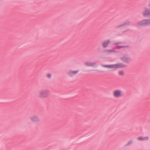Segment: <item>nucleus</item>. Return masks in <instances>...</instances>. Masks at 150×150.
Segmentation results:
<instances>
[{"label":"nucleus","mask_w":150,"mask_h":150,"mask_svg":"<svg viewBox=\"0 0 150 150\" xmlns=\"http://www.w3.org/2000/svg\"><path fill=\"white\" fill-rule=\"evenodd\" d=\"M50 91L48 90H43L40 91L38 94V96L40 98L47 97L49 94Z\"/></svg>","instance_id":"1"},{"label":"nucleus","mask_w":150,"mask_h":150,"mask_svg":"<svg viewBox=\"0 0 150 150\" xmlns=\"http://www.w3.org/2000/svg\"><path fill=\"white\" fill-rule=\"evenodd\" d=\"M103 67L111 69H117L122 67H123V66L122 64H120L113 65H103Z\"/></svg>","instance_id":"2"},{"label":"nucleus","mask_w":150,"mask_h":150,"mask_svg":"<svg viewBox=\"0 0 150 150\" xmlns=\"http://www.w3.org/2000/svg\"><path fill=\"white\" fill-rule=\"evenodd\" d=\"M122 96V91L120 90H115L113 92V96L115 98H119Z\"/></svg>","instance_id":"3"},{"label":"nucleus","mask_w":150,"mask_h":150,"mask_svg":"<svg viewBox=\"0 0 150 150\" xmlns=\"http://www.w3.org/2000/svg\"><path fill=\"white\" fill-rule=\"evenodd\" d=\"M79 72L78 70H73L70 69L67 72V74L70 77H72L74 75L76 74Z\"/></svg>","instance_id":"4"},{"label":"nucleus","mask_w":150,"mask_h":150,"mask_svg":"<svg viewBox=\"0 0 150 150\" xmlns=\"http://www.w3.org/2000/svg\"><path fill=\"white\" fill-rule=\"evenodd\" d=\"M143 16L147 18H150V8L145 9L142 12Z\"/></svg>","instance_id":"5"},{"label":"nucleus","mask_w":150,"mask_h":150,"mask_svg":"<svg viewBox=\"0 0 150 150\" xmlns=\"http://www.w3.org/2000/svg\"><path fill=\"white\" fill-rule=\"evenodd\" d=\"M84 65L87 67H95L96 66V63L93 62H86L84 63Z\"/></svg>","instance_id":"6"},{"label":"nucleus","mask_w":150,"mask_h":150,"mask_svg":"<svg viewBox=\"0 0 150 150\" xmlns=\"http://www.w3.org/2000/svg\"><path fill=\"white\" fill-rule=\"evenodd\" d=\"M31 121L33 122H37L40 121V118L37 116L34 115L30 118Z\"/></svg>","instance_id":"7"},{"label":"nucleus","mask_w":150,"mask_h":150,"mask_svg":"<svg viewBox=\"0 0 150 150\" xmlns=\"http://www.w3.org/2000/svg\"><path fill=\"white\" fill-rule=\"evenodd\" d=\"M150 24V19L142 20L141 22V25H146Z\"/></svg>","instance_id":"8"},{"label":"nucleus","mask_w":150,"mask_h":150,"mask_svg":"<svg viewBox=\"0 0 150 150\" xmlns=\"http://www.w3.org/2000/svg\"><path fill=\"white\" fill-rule=\"evenodd\" d=\"M110 42L109 40H107L103 42L102 44V46L104 47H106L108 46Z\"/></svg>","instance_id":"9"},{"label":"nucleus","mask_w":150,"mask_h":150,"mask_svg":"<svg viewBox=\"0 0 150 150\" xmlns=\"http://www.w3.org/2000/svg\"><path fill=\"white\" fill-rule=\"evenodd\" d=\"M149 137H141V140L145 141L148 139Z\"/></svg>","instance_id":"10"},{"label":"nucleus","mask_w":150,"mask_h":150,"mask_svg":"<svg viewBox=\"0 0 150 150\" xmlns=\"http://www.w3.org/2000/svg\"><path fill=\"white\" fill-rule=\"evenodd\" d=\"M46 76L48 78H50L52 77V74L49 73H47L46 75Z\"/></svg>","instance_id":"11"},{"label":"nucleus","mask_w":150,"mask_h":150,"mask_svg":"<svg viewBox=\"0 0 150 150\" xmlns=\"http://www.w3.org/2000/svg\"><path fill=\"white\" fill-rule=\"evenodd\" d=\"M128 46H123V45H117V47L118 48H124L125 47H128Z\"/></svg>","instance_id":"12"},{"label":"nucleus","mask_w":150,"mask_h":150,"mask_svg":"<svg viewBox=\"0 0 150 150\" xmlns=\"http://www.w3.org/2000/svg\"><path fill=\"white\" fill-rule=\"evenodd\" d=\"M124 72L123 71H120L118 72V74L120 75H123L124 74Z\"/></svg>","instance_id":"13"},{"label":"nucleus","mask_w":150,"mask_h":150,"mask_svg":"<svg viewBox=\"0 0 150 150\" xmlns=\"http://www.w3.org/2000/svg\"><path fill=\"white\" fill-rule=\"evenodd\" d=\"M123 60L125 62H128L129 61V59L127 58H123Z\"/></svg>","instance_id":"14"},{"label":"nucleus","mask_w":150,"mask_h":150,"mask_svg":"<svg viewBox=\"0 0 150 150\" xmlns=\"http://www.w3.org/2000/svg\"><path fill=\"white\" fill-rule=\"evenodd\" d=\"M140 25V22H139V23H137V26H138H138H139Z\"/></svg>","instance_id":"15"},{"label":"nucleus","mask_w":150,"mask_h":150,"mask_svg":"<svg viewBox=\"0 0 150 150\" xmlns=\"http://www.w3.org/2000/svg\"><path fill=\"white\" fill-rule=\"evenodd\" d=\"M123 25H124L123 24H121V25H119L117 26V27H120L121 26H123Z\"/></svg>","instance_id":"16"},{"label":"nucleus","mask_w":150,"mask_h":150,"mask_svg":"<svg viewBox=\"0 0 150 150\" xmlns=\"http://www.w3.org/2000/svg\"><path fill=\"white\" fill-rule=\"evenodd\" d=\"M108 51H109L110 52H112L114 51L112 50H108Z\"/></svg>","instance_id":"17"},{"label":"nucleus","mask_w":150,"mask_h":150,"mask_svg":"<svg viewBox=\"0 0 150 150\" xmlns=\"http://www.w3.org/2000/svg\"><path fill=\"white\" fill-rule=\"evenodd\" d=\"M148 6L150 8V1L149 2V4H148Z\"/></svg>","instance_id":"18"},{"label":"nucleus","mask_w":150,"mask_h":150,"mask_svg":"<svg viewBox=\"0 0 150 150\" xmlns=\"http://www.w3.org/2000/svg\"><path fill=\"white\" fill-rule=\"evenodd\" d=\"M138 139L139 140H141V138H140V137H138Z\"/></svg>","instance_id":"19"},{"label":"nucleus","mask_w":150,"mask_h":150,"mask_svg":"<svg viewBox=\"0 0 150 150\" xmlns=\"http://www.w3.org/2000/svg\"><path fill=\"white\" fill-rule=\"evenodd\" d=\"M128 23H129V22H128Z\"/></svg>","instance_id":"20"},{"label":"nucleus","mask_w":150,"mask_h":150,"mask_svg":"<svg viewBox=\"0 0 150 150\" xmlns=\"http://www.w3.org/2000/svg\"><path fill=\"white\" fill-rule=\"evenodd\" d=\"M149 121L150 122V119L149 120Z\"/></svg>","instance_id":"21"}]
</instances>
